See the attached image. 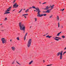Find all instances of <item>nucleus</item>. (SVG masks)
Segmentation results:
<instances>
[{"mask_svg":"<svg viewBox=\"0 0 66 66\" xmlns=\"http://www.w3.org/2000/svg\"><path fill=\"white\" fill-rule=\"evenodd\" d=\"M19 27L20 28V30H22L23 31V32L24 33L25 32L24 31H25V25H24V24H21V22H20L19 24Z\"/></svg>","mask_w":66,"mask_h":66,"instance_id":"nucleus-1","label":"nucleus"},{"mask_svg":"<svg viewBox=\"0 0 66 66\" xmlns=\"http://www.w3.org/2000/svg\"><path fill=\"white\" fill-rule=\"evenodd\" d=\"M36 10H38V12L37 13V16L38 17H42V16H46L47 15V14H40V10H39V9H36Z\"/></svg>","mask_w":66,"mask_h":66,"instance_id":"nucleus-2","label":"nucleus"},{"mask_svg":"<svg viewBox=\"0 0 66 66\" xmlns=\"http://www.w3.org/2000/svg\"><path fill=\"white\" fill-rule=\"evenodd\" d=\"M32 42V39H29L27 44V47H30Z\"/></svg>","mask_w":66,"mask_h":66,"instance_id":"nucleus-3","label":"nucleus"},{"mask_svg":"<svg viewBox=\"0 0 66 66\" xmlns=\"http://www.w3.org/2000/svg\"><path fill=\"white\" fill-rule=\"evenodd\" d=\"M1 40L2 41V43L3 44L6 43V40H5L4 38H2L1 39Z\"/></svg>","mask_w":66,"mask_h":66,"instance_id":"nucleus-4","label":"nucleus"},{"mask_svg":"<svg viewBox=\"0 0 66 66\" xmlns=\"http://www.w3.org/2000/svg\"><path fill=\"white\" fill-rule=\"evenodd\" d=\"M18 6H19V5H18V4L17 5V3H15L13 5V8H15V7H18Z\"/></svg>","mask_w":66,"mask_h":66,"instance_id":"nucleus-5","label":"nucleus"},{"mask_svg":"<svg viewBox=\"0 0 66 66\" xmlns=\"http://www.w3.org/2000/svg\"><path fill=\"white\" fill-rule=\"evenodd\" d=\"M12 7L11 6L9 7L8 9H7V10L5 11V12H9V11H10Z\"/></svg>","mask_w":66,"mask_h":66,"instance_id":"nucleus-6","label":"nucleus"},{"mask_svg":"<svg viewBox=\"0 0 66 66\" xmlns=\"http://www.w3.org/2000/svg\"><path fill=\"white\" fill-rule=\"evenodd\" d=\"M11 49L13 51H15L16 49V47L14 46H12L11 47Z\"/></svg>","mask_w":66,"mask_h":66,"instance_id":"nucleus-7","label":"nucleus"},{"mask_svg":"<svg viewBox=\"0 0 66 66\" xmlns=\"http://www.w3.org/2000/svg\"><path fill=\"white\" fill-rule=\"evenodd\" d=\"M49 8H50V7H49V6H47L46 7V8H45L44 10H48Z\"/></svg>","mask_w":66,"mask_h":66,"instance_id":"nucleus-8","label":"nucleus"},{"mask_svg":"<svg viewBox=\"0 0 66 66\" xmlns=\"http://www.w3.org/2000/svg\"><path fill=\"white\" fill-rule=\"evenodd\" d=\"M57 20L59 21V20L60 19L59 18V15H57L56 18Z\"/></svg>","mask_w":66,"mask_h":66,"instance_id":"nucleus-9","label":"nucleus"},{"mask_svg":"<svg viewBox=\"0 0 66 66\" xmlns=\"http://www.w3.org/2000/svg\"><path fill=\"white\" fill-rule=\"evenodd\" d=\"M36 9H37V10ZM38 9H39V8L38 7L37 8H35V9L36 10H34V11H35H35H36V12H38V11L37 10Z\"/></svg>","mask_w":66,"mask_h":66,"instance_id":"nucleus-10","label":"nucleus"},{"mask_svg":"<svg viewBox=\"0 0 66 66\" xmlns=\"http://www.w3.org/2000/svg\"><path fill=\"white\" fill-rule=\"evenodd\" d=\"M33 60H32L29 63V65H31V64H32L33 63Z\"/></svg>","mask_w":66,"mask_h":66,"instance_id":"nucleus-11","label":"nucleus"},{"mask_svg":"<svg viewBox=\"0 0 66 66\" xmlns=\"http://www.w3.org/2000/svg\"><path fill=\"white\" fill-rule=\"evenodd\" d=\"M60 55V52H59L57 53L56 55L57 56H59Z\"/></svg>","mask_w":66,"mask_h":66,"instance_id":"nucleus-12","label":"nucleus"},{"mask_svg":"<svg viewBox=\"0 0 66 66\" xmlns=\"http://www.w3.org/2000/svg\"><path fill=\"white\" fill-rule=\"evenodd\" d=\"M9 13H10V12H7L5 13H4V14L5 15V14H9Z\"/></svg>","mask_w":66,"mask_h":66,"instance_id":"nucleus-13","label":"nucleus"},{"mask_svg":"<svg viewBox=\"0 0 66 66\" xmlns=\"http://www.w3.org/2000/svg\"><path fill=\"white\" fill-rule=\"evenodd\" d=\"M62 59H63V56H60V60H62Z\"/></svg>","mask_w":66,"mask_h":66,"instance_id":"nucleus-14","label":"nucleus"},{"mask_svg":"<svg viewBox=\"0 0 66 66\" xmlns=\"http://www.w3.org/2000/svg\"><path fill=\"white\" fill-rule=\"evenodd\" d=\"M54 5H53L51 7L52 9H53V7H54Z\"/></svg>","mask_w":66,"mask_h":66,"instance_id":"nucleus-15","label":"nucleus"},{"mask_svg":"<svg viewBox=\"0 0 66 66\" xmlns=\"http://www.w3.org/2000/svg\"><path fill=\"white\" fill-rule=\"evenodd\" d=\"M61 33H62V32H60L56 36H59L60 34Z\"/></svg>","mask_w":66,"mask_h":66,"instance_id":"nucleus-16","label":"nucleus"},{"mask_svg":"<svg viewBox=\"0 0 66 66\" xmlns=\"http://www.w3.org/2000/svg\"><path fill=\"white\" fill-rule=\"evenodd\" d=\"M46 13H50V11H49V10H47L46 11Z\"/></svg>","mask_w":66,"mask_h":66,"instance_id":"nucleus-17","label":"nucleus"},{"mask_svg":"<svg viewBox=\"0 0 66 66\" xmlns=\"http://www.w3.org/2000/svg\"><path fill=\"white\" fill-rule=\"evenodd\" d=\"M51 37V36H50L49 35L47 36H46V37H47V38H50Z\"/></svg>","mask_w":66,"mask_h":66,"instance_id":"nucleus-18","label":"nucleus"},{"mask_svg":"<svg viewBox=\"0 0 66 66\" xmlns=\"http://www.w3.org/2000/svg\"><path fill=\"white\" fill-rule=\"evenodd\" d=\"M52 17H53V15H51L49 16V18H52Z\"/></svg>","mask_w":66,"mask_h":66,"instance_id":"nucleus-19","label":"nucleus"},{"mask_svg":"<svg viewBox=\"0 0 66 66\" xmlns=\"http://www.w3.org/2000/svg\"><path fill=\"white\" fill-rule=\"evenodd\" d=\"M29 9H28L25 12L26 13H27L28 12H29Z\"/></svg>","mask_w":66,"mask_h":66,"instance_id":"nucleus-20","label":"nucleus"},{"mask_svg":"<svg viewBox=\"0 0 66 66\" xmlns=\"http://www.w3.org/2000/svg\"><path fill=\"white\" fill-rule=\"evenodd\" d=\"M34 19L35 20V21L36 22L37 21V18H34Z\"/></svg>","mask_w":66,"mask_h":66,"instance_id":"nucleus-21","label":"nucleus"},{"mask_svg":"<svg viewBox=\"0 0 66 66\" xmlns=\"http://www.w3.org/2000/svg\"><path fill=\"white\" fill-rule=\"evenodd\" d=\"M63 53H61L60 52V56H63Z\"/></svg>","mask_w":66,"mask_h":66,"instance_id":"nucleus-22","label":"nucleus"},{"mask_svg":"<svg viewBox=\"0 0 66 66\" xmlns=\"http://www.w3.org/2000/svg\"><path fill=\"white\" fill-rule=\"evenodd\" d=\"M62 38H65V36H62Z\"/></svg>","mask_w":66,"mask_h":66,"instance_id":"nucleus-23","label":"nucleus"},{"mask_svg":"<svg viewBox=\"0 0 66 66\" xmlns=\"http://www.w3.org/2000/svg\"><path fill=\"white\" fill-rule=\"evenodd\" d=\"M54 39H55V40H57V41L59 40V39H56L55 38H54Z\"/></svg>","mask_w":66,"mask_h":66,"instance_id":"nucleus-24","label":"nucleus"},{"mask_svg":"<svg viewBox=\"0 0 66 66\" xmlns=\"http://www.w3.org/2000/svg\"><path fill=\"white\" fill-rule=\"evenodd\" d=\"M16 62L17 63V64H19V65H21V64H20L19 63H18V62H17V61H16Z\"/></svg>","mask_w":66,"mask_h":66,"instance_id":"nucleus-25","label":"nucleus"},{"mask_svg":"<svg viewBox=\"0 0 66 66\" xmlns=\"http://www.w3.org/2000/svg\"><path fill=\"white\" fill-rule=\"evenodd\" d=\"M16 39L18 40H19V37H17Z\"/></svg>","mask_w":66,"mask_h":66,"instance_id":"nucleus-26","label":"nucleus"},{"mask_svg":"<svg viewBox=\"0 0 66 66\" xmlns=\"http://www.w3.org/2000/svg\"><path fill=\"white\" fill-rule=\"evenodd\" d=\"M7 18H5V19L4 20V21H5V20H7Z\"/></svg>","mask_w":66,"mask_h":66,"instance_id":"nucleus-27","label":"nucleus"},{"mask_svg":"<svg viewBox=\"0 0 66 66\" xmlns=\"http://www.w3.org/2000/svg\"><path fill=\"white\" fill-rule=\"evenodd\" d=\"M66 53V51L64 52L63 53V55H64V54H65Z\"/></svg>","mask_w":66,"mask_h":66,"instance_id":"nucleus-28","label":"nucleus"},{"mask_svg":"<svg viewBox=\"0 0 66 66\" xmlns=\"http://www.w3.org/2000/svg\"><path fill=\"white\" fill-rule=\"evenodd\" d=\"M61 29H63V26H62L61 27Z\"/></svg>","mask_w":66,"mask_h":66,"instance_id":"nucleus-29","label":"nucleus"},{"mask_svg":"<svg viewBox=\"0 0 66 66\" xmlns=\"http://www.w3.org/2000/svg\"><path fill=\"white\" fill-rule=\"evenodd\" d=\"M51 65H52V64H50L48 65H46V66H51Z\"/></svg>","mask_w":66,"mask_h":66,"instance_id":"nucleus-30","label":"nucleus"},{"mask_svg":"<svg viewBox=\"0 0 66 66\" xmlns=\"http://www.w3.org/2000/svg\"><path fill=\"white\" fill-rule=\"evenodd\" d=\"M15 64V61H13L12 63V64Z\"/></svg>","mask_w":66,"mask_h":66,"instance_id":"nucleus-31","label":"nucleus"},{"mask_svg":"<svg viewBox=\"0 0 66 66\" xmlns=\"http://www.w3.org/2000/svg\"><path fill=\"white\" fill-rule=\"evenodd\" d=\"M16 0H14V1L13 2V3H15V2H16Z\"/></svg>","mask_w":66,"mask_h":66,"instance_id":"nucleus-32","label":"nucleus"},{"mask_svg":"<svg viewBox=\"0 0 66 66\" xmlns=\"http://www.w3.org/2000/svg\"><path fill=\"white\" fill-rule=\"evenodd\" d=\"M58 28H59L60 27V23H59V22L58 23Z\"/></svg>","mask_w":66,"mask_h":66,"instance_id":"nucleus-33","label":"nucleus"},{"mask_svg":"<svg viewBox=\"0 0 66 66\" xmlns=\"http://www.w3.org/2000/svg\"><path fill=\"white\" fill-rule=\"evenodd\" d=\"M26 36H25L24 37V40H26Z\"/></svg>","mask_w":66,"mask_h":66,"instance_id":"nucleus-34","label":"nucleus"},{"mask_svg":"<svg viewBox=\"0 0 66 66\" xmlns=\"http://www.w3.org/2000/svg\"><path fill=\"white\" fill-rule=\"evenodd\" d=\"M32 8H33V9H35V6H33L32 7Z\"/></svg>","mask_w":66,"mask_h":66,"instance_id":"nucleus-35","label":"nucleus"},{"mask_svg":"<svg viewBox=\"0 0 66 66\" xmlns=\"http://www.w3.org/2000/svg\"><path fill=\"white\" fill-rule=\"evenodd\" d=\"M28 14H25V16H28Z\"/></svg>","mask_w":66,"mask_h":66,"instance_id":"nucleus-36","label":"nucleus"},{"mask_svg":"<svg viewBox=\"0 0 66 66\" xmlns=\"http://www.w3.org/2000/svg\"><path fill=\"white\" fill-rule=\"evenodd\" d=\"M43 13H46V11H43Z\"/></svg>","mask_w":66,"mask_h":66,"instance_id":"nucleus-37","label":"nucleus"},{"mask_svg":"<svg viewBox=\"0 0 66 66\" xmlns=\"http://www.w3.org/2000/svg\"><path fill=\"white\" fill-rule=\"evenodd\" d=\"M27 34H28V32L26 33L25 34V36H26H26H27Z\"/></svg>","mask_w":66,"mask_h":66,"instance_id":"nucleus-38","label":"nucleus"},{"mask_svg":"<svg viewBox=\"0 0 66 66\" xmlns=\"http://www.w3.org/2000/svg\"><path fill=\"white\" fill-rule=\"evenodd\" d=\"M45 3H47L46 2H44L43 3V4H45Z\"/></svg>","mask_w":66,"mask_h":66,"instance_id":"nucleus-39","label":"nucleus"},{"mask_svg":"<svg viewBox=\"0 0 66 66\" xmlns=\"http://www.w3.org/2000/svg\"><path fill=\"white\" fill-rule=\"evenodd\" d=\"M59 39H61V38H59L58 37V38Z\"/></svg>","mask_w":66,"mask_h":66,"instance_id":"nucleus-40","label":"nucleus"},{"mask_svg":"<svg viewBox=\"0 0 66 66\" xmlns=\"http://www.w3.org/2000/svg\"><path fill=\"white\" fill-rule=\"evenodd\" d=\"M66 49V47L64 49V50H65Z\"/></svg>","mask_w":66,"mask_h":66,"instance_id":"nucleus-41","label":"nucleus"},{"mask_svg":"<svg viewBox=\"0 0 66 66\" xmlns=\"http://www.w3.org/2000/svg\"><path fill=\"white\" fill-rule=\"evenodd\" d=\"M32 7H30L29 8V9H32Z\"/></svg>","mask_w":66,"mask_h":66,"instance_id":"nucleus-42","label":"nucleus"},{"mask_svg":"<svg viewBox=\"0 0 66 66\" xmlns=\"http://www.w3.org/2000/svg\"><path fill=\"white\" fill-rule=\"evenodd\" d=\"M64 10H65V9H62V11L63 12V11Z\"/></svg>","mask_w":66,"mask_h":66,"instance_id":"nucleus-43","label":"nucleus"},{"mask_svg":"<svg viewBox=\"0 0 66 66\" xmlns=\"http://www.w3.org/2000/svg\"><path fill=\"white\" fill-rule=\"evenodd\" d=\"M22 16H25V14H23L22 15Z\"/></svg>","mask_w":66,"mask_h":66,"instance_id":"nucleus-44","label":"nucleus"},{"mask_svg":"<svg viewBox=\"0 0 66 66\" xmlns=\"http://www.w3.org/2000/svg\"><path fill=\"white\" fill-rule=\"evenodd\" d=\"M52 9L51 8V9L49 10V11H51V10H52Z\"/></svg>","mask_w":66,"mask_h":66,"instance_id":"nucleus-45","label":"nucleus"},{"mask_svg":"<svg viewBox=\"0 0 66 66\" xmlns=\"http://www.w3.org/2000/svg\"><path fill=\"white\" fill-rule=\"evenodd\" d=\"M55 38H58V37H55Z\"/></svg>","mask_w":66,"mask_h":66,"instance_id":"nucleus-46","label":"nucleus"},{"mask_svg":"<svg viewBox=\"0 0 66 66\" xmlns=\"http://www.w3.org/2000/svg\"><path fill=\"white\" fill-rule=\"evenodd\" d=\"M60 53H63V51H61Z\"/></svg>","mask_w":66,"mask_h":66,"instance_id":"nucleus-47","label":"nucleus"},{"mask_svg":"<svg viewBox=\"0 0 66 66\" xmlns=\"http://www.w3.org/2000/svg\"><path fill=\"white\" fill-rule=\"evenodd\" d=\"M21 12V11H20L19 12V13H20Z\"/></svg>","mask_w":66,"mask_h":66,"instance_id":"nucleus-48","label":"nucleus"},{"mask_svg":"<svg viewBox=\"0 0 66 66\" xmlns=\"http://www.w3.org/2000/svg\"><path fill=\"white\" fill-rule=\"evenodd\" d=\"M22 9H21V10H20V11H21H21H22Z\"/></svg>","mask_w":66,"mask_h":66,"instance_id":"nucleus-49","label":"nucleus"},{"mask_svg":"<svg viewBox=\"0 0 66 66\" xmlns=\"http://www.w3.org/2000/svg\"><path fill=\"white\" fill-rule=\"evenodd\" d=\"M2 24H0V26H2Z\"/></svg>","mask_w":66,"mask_h":66,"instance_id":"nucleus-50","label":"nucleus"},{"mask_svg":"<svg viewBox=\"0 0 66 66\" xmlns=\"http://www.w3.org/2000/svg\"><path fill=\"white\" fill-rule=\"evenodd\" d=\"M32 28V26H31L30 27V28Z\"/></svg>","mask_w":66,"mask_h":66,"instance_id":"nucleus-51","label":"nucleus"},{"mask_svg":"<svg viewBox=\"0 0 66 66\" xmlns=\"http://www.w3.org/2000/svg\"><path fill=\"white\" fill-rule=\"evenodd\" d=\"M39 3H40V4H41V2H39Z\"/></svg>","mask_w":66,"mask_h":66,"instance_id":"nucleus-52","label":"nucleus"},{"mask_svg":"<svg viewBox=\"0 0 66 66\" xmlns=\"http://www.w3.org/2000/svg\"><path fill=\"white\" fill-rule=\"evenodd\" d=\"M43 61V63H45V60H44Z\"/></svg>","mask_w":66,"mask_h":66,"instance_id":"nucleus-53","label":"nucleus"},{"mask_svg":"<svg viewBox=\"0 0 66 66\" xmlns=\"http://www.w3.org/2000/svg\"><path fill=\"white\" fill-rule=\"evenodd\" d=\"M10 42H12V40L11 39L10 40Z\"/></svg>","mask_w":66,"mask_h":66,"instance_id":"nucleus-54","label":"nucleus"},{"mask_svg":"<svg viewBox=\"0 0 66 66\" xmlns=\"http://www.w3.org/2000/svg\"><path fill=\"white\" fill-rule=\"evenodd\" d=\"M24 17H25L26 18V16H24Z\"/></svg>","mask_w":66,"mask_h":66,"instance_id":"nucleus-55","label":"nucleus"},{"mask_svg":"<svg viewBox=\"0 0 66 66\" xmlns=\"http://www.w3.org/2000/svg\"><path fill=\"white\" fill-rule=\"evenodd\" d=\"M43 36H46V35H44Z\"/></svg>","mask_w":66,"mask_h":66,"instance_id":"nucleus-56","label":"nucleus"},{"mask_svg":"<svg viewBox=\"0 0 66 66\" xmlns=\"http://www.w3.org/2000/svg\"><path fill=\"white\" fill-rule=\"evenodd\" d=\"M15 9L14 10H13V11H15Z\"/></svg>","mask_w":66,"mask_h":66,"instance_id":"nucleus-57","label":"nucleus"},{"mask_svg":"<svg viewBox=\"0 0 66 66\" xmlns=\"http://www.w3.org/2000/svg\"><path fill=\"white\" fill-rule=\"evenodd\" d=\"M25 10V9H24V10Z\"/></svg>","mask_w":66,"mask_h":66,"instance_id":"nucleus-58","label":"nucleus"},{"mask_svg":"<svg viewBox=\"0 0 66 66\" xmlns=\"http://www.w3.org/2000/svg\"><path fill=\"white\" fill-rule=\"evenodd\" d=\"M46 35H48V34L47 33V34H46Z\"/></svg>","mask_w":66,"mask_h":66,"instance_id":"nucleus-59","label":"nucleus"},{"mask_svg":"<svg viewBox=\"0 0 66 66\" xmlns=\"http://www.w3.org/2000/svg\"><path fill=\"white\" fill-rule=\"evenodd\" d=\"M62 9H61V11H62Z\"/></svg>","mask_w":66,"mask_h":66,"instance_id":"nucleus-60","label":"nucleus"},{"mask_svg":"<svg viewBox=\"0 0 66 66\" xmlns=\"http://www.w3.org/2000/svg\"><path fill=\"white\" fill-rule=\"evenodd\" d=\"M2 31H3V30H2Z\"/></svg>","mask_w":66,"mask_h":66,"instance_id":"nucleus-61","label":"nucleus"}]
</instances>
